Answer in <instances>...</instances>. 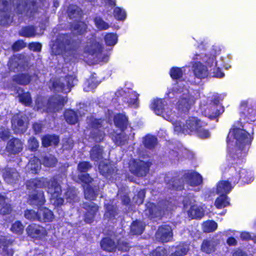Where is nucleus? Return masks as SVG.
<instances>
[{
  "mask_svg": "<svg viewBox=\"0 0 256 256\" xmlns=\"http://www.w3.org/2000/svg\"><path fill=\"white\" fill-rule=\"evenodd\" d=\"M240 121L236 122L228 136V160L233 166L228 169V180L236 185L242 180L245 184L254 180L252 171L242 169L236 164H240L247 156L254 135V126L250 122L256 121V110L250 100L242 101L240 106Z\"/></svg>",
  "mask_w": 256,
  "mask_h": 256,
  "instance_id": "nucleus-1",
  "label": "nucleus"
},
{
  "mask_svg": "<svg viewBox=\"0 0 256 256\" xmlns=\"http://www.w3.org/2000/svg\"><path fill=\"white\" fill-rule=\"evenodd\" d=\"M198 96L197 91L189 90L187 82L180 80L174 84L172 88H169L166 94L168 98H176L178 99L175 110H174L172 106L165 108V101L161 99L154 100L150 108L156 114L161 116L167 121L174 123L176 118L189 112Z\"/></svg>",
  "mask_w": 256,
  "mask_h": 256,
  "instance_id": "nucleus-2",
  "label": "nucleus"
},
{
  "mask_svg": "<svg viewBox=\"0 0 256 256\" xmlns=\"http://www.w3.org/2000/svg\"><path fill=\"white\" fill-rule=\"evenodd\" d=\"M26 186L28 189L34 190L37 188H46L48 194L51 195L50 202L54 205L60 206L64 202V199L60 197L62 193L61 187L54 178L51 180L47 178L32 180L27 182Z\"/></svg>",
  "mask_w": 256,
  "mask_h": 256,
  "instance_id": "nucleus-3",
  "label": "nucleus"
},
{
  "mask_svg": "<svg viewBox=\"0 0 256 256\" xmlns=\"http://www.w3.org/2000/svg\"><path fill=\"white\" fill-rule=\"evenodd\" d=\"M179 117L176 118L174 122L172 123L176 132L178 134L183 133L186 134H194L202 139L207 138L210 136V132L205 128L206 124L202 122L198 118H190L187 120L186 124L184 125L180 120H178Z\"/></svg>",
  "mask_w": 256,
  "mask_h": 256,
  "instance_id": "nucleus-4",
  "label": "nucleus"
},
{
  "mask_svg": "<svg viewBox=\"0 0 256 256\" xmlns=\"http://www.w3.org/2000/svg\"><path fill=\"white\" fill-rule=\"evenodd\" d=\"M77 44L67 35H60L52 47L53 54L62 55L64 58H70V60L82 59L78 54Z\"/></svg>",
  "mask_w": 256,
  "mask_h": 256,
  "instance_id": "nucleus-5",
  "label": "nucleus"
},
{
  "mask_svg": "<svg viewBox=\"0 0 256 256\" xmlns=\"http://www.w3.org/2000/svg\"><path fill=\"white\" fill-rule=\"evenodd\" d=\"M220 50L218 46H214L210 51L205 54H196L193 57L194 60H200L205 63L210 68V70L213 74L212 76L217 78H222L224 74L222 72L220 68L218 66L216 58L219 54Z\"/></svg>",
  "mask_w": 256,
  "mask_h": 256,
  "instance_id": "nucleus-6",
  "label": "nucleus"
},
{
  "mask_svg": "<svg viewBox=\"0 0 256 256\" xmlns=\"http://www.w3.org/2000/svg\"><path fill=\"white\" fill-rule=\"evenodd\" d=\"M102 46L96 38L89 40L84 47V58L90 56L96 62H106L108 56L102 50Z\"/></svg>",
  "mask_w": 256,
  "mask_h": 256,
  "instance_id": "nucleus-7",
  "label": "nucleus"
},
{
  "mask_svg": "<svg viewBox=\"0 0 256 256\" xmlns=\"http://www.w3.org/2000/svg\"><path fill=\"white\" fill-rule=\"evenodd\" d=\"M67 97L56 96L50 99L48 102L44 98L40 96L36 101V107L37 110H43L48 112H56L62 108L67 102Z\"/></svg>",
  "mask_w": 256,
  "mask_h": 256,
  "instance_id": "nucleus-8",
  "label": "nucleus"
},
{
  "mask_svg": "<svg viewBox=\"0 0 256 256\" xmlns=\"http://www.w3.org/2000/svg\"><path fill=\"white\" fill-rule=\"evenodd\" d=\"M88 124L91 128L90 138L96 142H100L104 140L105 132L103 130L108 127L107 122L102 120H98L92 116L88 118Z\"/></svg>",
  "mask_w": 256,
  "mask_h": 256,
  "instance_id": "nucleus-9",
  "label": "nucleus"
},
{
  "mask_svg": "<svg viewBox=\"0 0 256 256\" xmlns=\"http://www.w3.org/2000/svg\"><path fill=\"white\" fill-rule=\"evenodd\" d=\"M160 206H162V210L160 209V206H156L152 203H148L146 205V209L145 214L151 218H160L162 215L168 214L170 212L173 210V204L172 202H165L161 203Z\"/></svg>",
  "mask_w": 256,
  "mask_h": 256,
  "instance_id": "nucleus-10",
  "label": "nucleus"
},
{
  "mask_svg": "<svg viewBox=\"0 0 256 256\" xmlns=\"http://www.w3.org/2000/svg\"><path fill=\"white\" fill-rule=\"evenodd\" d=\"M209 102H210L208 103V102H206L205 101L202 102L200 110L204 116L214 120L222 114L224 110L221 105L212 102V100H209Z\"/></svg>",
  "mask_w": 256,
  "mask_h": 256,
  "instance_id": "nucleus-11",
  "label": "nucleus"
},
{
  "mask_svg": "<svg viewBox=\"0 0 256 256\" xmlns=\"http://www.w3.org/2000/svg\"><path fill=\"white\" fill-rule=\"evenodd\" d=\"M184 208L189 217L192 219L201 218L204 215L203 207L198 206L194 200H185Z\"/></svg>",
  "mask_w": 256,
  "mask_h": 256,
  "instance_id": "nucleus-12",
  "label": "nucleus"
},
{
  "mask_svg": "<svg viewBox=\"0 0 256 256\" xmlns=\"http://www.w3.org/2000/svg\"><path fill=\"white\" fill-rule=\"evenodd\" d=\"M102 248L106 251L114 252L116 249L122 251H126L128 248L126 243H124L118 238L112 239V238H104L101 242Z\"/></svg>",
  "mask_w": 256,
  "mask_h": 256,
  "instance_id": "nucleus-13",
  "label": "nucleus"
},
{
  "mask_svg": "<svg viewBox=\"0 0 256 256\" xmlns=\"http://www.w3.org/2000/svg\"><path fill=\"white\" fill-rule=\"evenodd\" d=\"M77 81L76 76H68L66 80L61 78L53 82L52 86L56 91L68 93L70 92L71 88L76 84Z\"/></svg>",
  "mask_w": 256,
  "mask_h": 256,
  "instance_id": "nucleus-14",
  "label": "nucleus"
},
{
  "mask_svg": "<svg viewBox=\"0 0 256 256\" xmlns=\"http://www.w3.org/2000/svg\"><path fill=\"white\" fill-rule=\"evenodd\" d=\"M12 126L17 134L24 132L28 128V119L26 115L20 113L14 116L12 120Z\"/></svg>",
  "mask_w": 256,
  "mask_h": 256,
  "instance_id": "nucleus-15",
  "label": "nucleus"
},
{
  "mask_svg": "<svg viewBox=\"0 0 256 256\" xmlns=\"http://www.w3.org/2000/svg\"><path fill=\"white\" fill-rule=\"evenodd\" d=\"M150 165L149 162L134 160L131 162L130 170L132 174L138 176H144L148 171Z\"/></svg>",
  "mask_w": 256,
  "mask_h": 256,
  "instance_id": "nucleus-16",
  "label": "nucleus"
},
{
  "mask_svg": "<svg viewBox=\"0 0 256 256\" xmlns=\"http://www.w3.org/2000/svg\"><path fill=\"white\" fill-rule=\"evenodd\" d=\"M13 6L15 8V10L19 14H26L27 16L29 15V11L32 8H34L36 2L34 0L26 2V0H13Z\"/></svg>",
  "mask_w": 256,
  "mask_h": 256,
  "instance_id": "nucleus-17",
  "label": "nucleus"
},
{
  "mask_svg": "<svg viewBox=\"0 0 256 256\" xmlns=\"http://www.w3.org/2000/svg\"><path fill=\"white\" fill-rule=\"evenodd\" d=\"M116 167L114 164L110 162L107 160L102 162L99 165V170L100 174L109 179L110 180H113L114 176L116 172Z\"/></svg>",
  "mask_w": 256,
  "mask_h": 256,
  "instance_id": "nucleus-18",
  "label": "nucleus"
},
{
  "mask_svg": "<svg viewBox=\"0 0 256 256\" xmlns=\"http://www.w3.org/2000/svg\"><path fill=\"white\" fill-rule=\"evenodd\" d=\"M172 237V229L169 226H162L156 234V240L162 242H168Z\"/></svg>",
  "mask_w": 256,
  "mask_h": 256,
  "instance_id": "nucleus-19",
  "label": "nucleus"
},
{
  "mask_svg": "<svg viewBox=\"0 0 256 256\" xmlns=\"http://www.w3.org/2000/svg\"><path fill=\"white\" fill-rule=\"evenodd\" d=\"M0 2L2 3L4 8L6 9V10H0V25H9L12 22V20L8 10V7L9 4L11 6L12 0H0Z\"/></svg>",
  "mask_w": 256,
  "mask_h": 256,
  "instance_id": "nucleus-20",
  "label": "nucleus"
},
{
  "mask_svg": "<svg viewBox=\"0 0 256 256\" xmlns=\"http://www.w3.org/2000/svg\"><path fill=\"white\" fill-rule=\"evenodd\" d=\"M26 230L28 235L32 238L41 239L47 235V232L44 228L36 224L28 226Z\"/></svg>",
  "mask_w": 256,
  "mask_h": 256,
  "instance_id": "nucleus-21",
  "label": "nucleus"
},
{
  "mask_svg": "<svg viewBox=\"0 0 256 256\" xmlns=\"http://www.w3.org/2000/svg\"><path fill=\"white\" fill-rule=\"evenodd\" d=\"M84 208L86 210L85 214V221L90 224L94 220V216L98 210V206L94 203L90 202L84 204Z\"/></svg>",
  "mask_w": 256,
  "mask_h": 256,
  "instance_id": "nucleus-22",
  "label": "nucleus"
},
{
  "mask_svg": "<svg viewBox=\"0 0 256 256\" xmlns=\"http://www.w3.org/2000/svg\"><path fill=\"white\" fill-rule=\"evenodd\" d=\"M3 177L6 182L14 184L18 182L20 176L16 169L8 168L4 169Z\"/></svg>",
  "mask_w": 256,
  "mask_h": 256,
  "instance_id": "nucleus-23",
  "label": "nucleus"
},
{
  "mask_svg": "<svg viewBox=\"0 0 256 256\" xmlns=\"http://www.w3.org/2000/svg\"><path fill=\"white\" fill-rule=\"evenodd\" d=\"M23 145V143L20 140L13 138L8 142L6 149L8 152L16 154L22 150Z\"/></svg>",
  "mask_w": 256,
  "mask_h": 256,
  "instance_id": "nucleus-24",
  "label": "nucleus"
},
{
  "mask_svg": "<svg viewBox=\"0 0 256 256\" xmlns=\"http://www.w3.org/2000/svg\"><path fill=\"white\" fill-rule=\"evenodd\" d=\"M184 176L188 184L192 187L198 186L202 182V176L196 172H188Z\"/></svg>",
  "mask_w": 256,
  "mask_h": 256,
  "instance_id": "nucleus-25",
  "label": "nucleus"
},
{
  "mask_svg": "<svg viewBox=\"0 0 256 256\" xmlns=\"http://www.w3.org/2000/svg\"><path fill=\"white\" fill-rule=\"evenodd\" d=\"M193 70L196 77L199 79L205 78L208 75L209 70L200 62H196L193 65Z\"/></svg>",
  "mask_w": 256,
  "mask_h": 256,
  "instance_id": "nucleus-26",
  "label": "nucleus"
},
{
  "mask_svg": "<svg viewBox=\"0 0 256 256\" xmlns=\"http://www.w3.org/2000/svg\"><path fill=\"white\" fill-rule=\"evenodd\" d=\"M36 194L30 196V202L33 206H42L46 202L44 193L42 191H36Z\"/></svg>",
  "mask_w": 256,
  "mask_h": 256,
  "instance_id": "nucleus-27",
  "label": "nucleus"
},
{
  "mask_svg": "<svg viewBox=\"0 0 256 256\" xmlns=\"http://www.w3.org/2000/svg\"><path fill=\"white\" fill-rule=\"evenodd\" d=\"M44 28L40 29V32H38L34 26H28L23 28L20 32V34L26 38H33L36 36H40L43 34Z\"/></svg>",
  "mask_w": 256,
  "mask_h": 256,
  "instance_id": "nucleus-28",
  "label": "nucleus"
},
{
  "mask_svg": "<svg viewBox=\"0 0 256 256\" xmlns=\"http://www.w3.org/2000/svg\"><path fill=\"white\" fill-rule=\"evenodd\" d=\"M38 212V220L40 222H51L54 218L53 212L46 208L39 210Z\"/></svg>",
  "mask_w": 256,
  "mask_h": 256,
  "instance_id": "nucleus-29",
  "label": "nucleus"
},
{
  "mask_svg": "<svg viewBox=\"0 0 256 256\" xmlns=\"http://www.w3.org/2000/svg\"><path fill=\"white\" fill-rule=\"evenodd\" d=\"M40 161L36 158H31L30 162L26 166V170L29 172L36 174L41 169Z\"/></svg>",
  "mask_w": 256,
  "mask_h": 256,
  "instance_id": "nucleus-30",
  "label": "nucleus"
},
{
  "mask_svg": "<svg viewBox=\"0 0 256 256\" xmlns=\"http://www.w3.org/2000/svg\"><path fill=\"white\" fill-rule=\"evenodd\" d=\"M232 188V187L228 182L223 181L218 184L216 193L218 194L226 196Z\"/></svg>",
  "mask_w": 256,
  "mask_h": 256,
  "instance_id": "nucleus-31",
  "label": "nucleus"
},
{
  "mask_svg": "<svg viewBox=\"0 0 256 256\" xmlns=\"http://www.w3.org/2000/svg\"><path fill=\"white\" fill-rule=\"evenodd\" d=\"M140 95L136 92L132 91L129 92L128 99L126 100H125L124 101L126 102L128 106L136 108L139 106L138 97Z\"/></svg>",
  "mask_w": 256,
  "mask_h": 256,
  "instance_id": "nucleus-32",
  "label": "nucleus"
},
{
  "mask_svg": "<svg viewBox=\"0 0 256 256\" xmlns=\"http://www.w3.org/2000/svg\"><path fill=\"white\" fill-rule=\"evenodd\" d=\"M114 122L116 126L123 130L128 125V119L124 114H118L114 116Z\"/></svg>",
  "mask_w": 256,
  "mask_h": 256,
  "instance_id": "nucleus-33",
  "label": "nucleus"
},
{
  "mask_svg": "<svg viewBox=\"0 0 256 256\" xmlns=\"http://www.w3.org/2000/svg\"><path fill=\"white\" fill-rule=\"evenodd\" d=\"M42 145L44 147H48L52 145H57L60 140L58 137L57 136L48 135L42 138Z\"/></svg>",
  "mask_w": 256,
  "mask_h": 256,
  "instance_id": "nucleus-34",
  "label": "nucleus"
},
{
  "mask_svg": "<svg viewBox=\"0 0 256 256\" xmlns=\"http://www.w3.org/2000/svg\"><path fill=\"white\" fill-rule=\"evenodd\" d=\"M102 149L98 146L93 148L90 152V157L92 161L98 162L102 159Z\"/></svg>",
  "mask_w": 256,
  "mask_h": 256,
  "instance_id": "nucleus-35",
  "label": "nucleus"
},
{
  "mask_svg": "<svg viewBox=\"0 0 256 256\" xmlns=\"http://www.w3.org/2000/svg\"><path fill=\"white\" fill-rule=\"evenodd\" d=\"M20 64V56H14L8 62V66L10 70L14 72H18L22 68Z\"/></svg>",
  "mask_w": 256,
  "mask_h": 256,
  "instance_id": "nucleus-36",
  "label": "nucleus"
},
{
  "mask_svg": "<svg viewBox=\"0 0 256 256\" xmlns=\"http://www.w3.org/2000/svg\"><path fill=\"white\" fill-rule=\"evenodd\" d=\"M99 84L100 82L96 80L95 75H93L92 77L84 84V90L86 92L92 91Z\"/></svg>",
  "mask_w": 256,
  "mask_h": 256,
  "instance_id": "nucleus-37",
  "label": "nucleus"
},
{
  "mask_svg": "<svg viewBox=\"0 0 256 256\" xmlns=\"http://www.w3.org/2000/svg\"><path fill=\"white\" fill-rule=\"evenodd\" d=\"M32 76L29 74H18L14 77V80L20 85H27L32 80Z\"/></svg>",
  "mask_w": 256,
  "mask_h": 256,
  "instance_id": "nucleus-38",
  "label": "nucleus"
},
{
  "mask_svg": "<svg viewBox=\"0 0 256 256\" xmlns=\"http://www.w3.org/2000/svg\"><path fill=\"white\" fill-rule=\"evenodd\" d=\"M145 225L141 222H134L131 226V234L133 235L142 234L144 229Z\"/></svg>",
  "mask_w": 256,
  "mask_h": 256,
  "instance_id": "nucleus-39",
  "label": "nucleus"
},
{
  "mask_svg": "<svg viewBox=\"0 0 256 256\" xmlns=\"http://www.w3.org/2000/svg\"><path fill=\"white\" fill-rule=\"evenodd\" d=\"M12 211L10 206L6 202L5 198L0 194V214L6 215Z\"/></svg>",
  "mask_w": 256,
  "mask_h": 256,
  "instance_id": "nucleus-40",
  "label": "nucleus"
},
{
  "mask_svg": "<svg viewBox=\"0 0 256 256\" xmlns=\"http://www.w3.org/2000/svg\"><path fill=\"white\" fill-rule=\"evenodd\" d=\"M64 118L66 122L70 124H75L78 122V117L76 114L72 110H67L65 112Z\"/></svg>",
  "mask_w": 256,
  "mask_h": 256,
  "instance_id": "nucleus-41",
  "label": "nucleus"
},
{
  "mask_svg": "<svg viewBox=\"0 0 256 256\" xmlns=\"http://www.w3.org/2000/svg\"><path fill=\"white\" fill-rule=\"evenodd\" d=\"M68 16L70 19L79 18L82 16V12L76 6H70L68 10Z\"/></svg>",
  "mask_w": 256,
  "mask_h": 256,
  "instance_id": "nucleus-42",
  "label": "nucleus"
},
{
  "mask_svg": "<svg viewBox=\"0 0 256 256\" xmlns=\"http://www.w3.org/2000/svg\"><path fill=\"white\" fill-rule=\"evenodd\" d=\"M216 242L214 240H204L202 246V250L206 253L210 254L214 251Z\"/></svg>",
  "mask_w": 256,
  "mask_h": 256,
  "instance_id": "nucleus-43",
  "label": "nucleus"
},
{
  "mask_svg": "<svg viewBox=\"0 0 256 256\" xmlns=\"http://www.w3.org/2000/svg\"><path fill=\"white\" fill-rule=\"evenodd\" d=\"M104 42L108 46H114L118 42V37L116 34H107L104 36Z\"/></svg>",
  "mask_w": 256,
  "mask_h": 256,
  "instance_id": "nucleus-44",
  "label": "nucleus"
},
{
  "mask_svg": "<svg viewBox=\"0 0 256 256\" xmlns=\"http://www.w3.org/2000/svg\"><path fill=\"white\" fill-rule=\"evenodd\" d=\"M218 225L214 221H207L202 224V229L204 232H212L218 228Z\"/></svg>",
  "mask_w": 256,
  "mask_h": 256,
  "instance_id": "nucleus-45",
  "label": "nucleus"
},
{
  "mask_svg": "<svg viewBox=\"0 0 256 256\" xmlns=\"http://www.w3.org/2000/svg\"><path fill=\"white\" fill-rule=\"evenodd\" d=\"M143 142L146 148L152 150L157 144V139L154 136H148L144 138Z\"/></svg>",
  "mask_w": 256,
  "mask_h": 256,
  "instance_id": "nucleus-46",
  "label": "nucleus"
},
{
  "mask_svg": "<svg viewBox=\"0 0 256 256\" xmlns=\"http://www.w3.org/2000/svg\"><path fill=\"white\" fill-rule=\"evenodd\" d=\"M229 204V200L226 195H220V196L218 198L215 202V206L219 209L224 208Z\"/></svg>",
  "mask_w": 256,
  "mask_h": 256,
  "instance_id": "nucleus-47",
  "label": "nucleus"
},
{
  "mask_svg": "<svg viewBox=\"0 0 256 256\" xmlns=\"http://www.w3.org/2000/svg\"><path fill=\"white\" fill-rule=\"evenodd\" d=\"M106 211L104 215L105 218L108 219L114 218L118 214L116 207L108 204H106Z\"/></svg>",
  "mask_w": 256,
  "mask_h": 256,
  "instance_id": "nucleus-48",
  "label": "nucleus"
},
{
  "mask_svg": "<svg viewBox=\"0 0 256 256\" xmlns=\"http://www.w3.org/2000/svg\"><path fill=\"white\" fill-rule=\"evenodd\" d=\"M114 16L118 21H124L126 18V12L124 9L116 7L114 10Z\"/></svg>",
  "mask_w": 256,
  "mask_h": 256,
  "instance_id": "nucleus-49",
  "label": "nucleus"
},
{
  "mask_svg": "<svg viewBox=\"0 0 256 256\" xmlns=\"http://www.w3.org/2000/svg\"><path fill=\"white\" fill-rule=\"evenodd\" d=\"M189 250L188 246L186 244H182L178 246L176 248V251L170 256H184L188 252Z\"/></svg>",
  "mask_w": 256,
  "mask_h": 256,
  "instance_id": "nucleus-50",
  "label": "nucleus"
},
{
  "mask_svg": "<svg viewBox=\"0 0 256 256\" xmlns=\"http://www.w3.org/2000/svg\"><path fill=\"white\" fill-rule=\"evenodd\" d=\"M86 28L87 26L86 24L80 22L74 25L72 28V31L74 34L82 35L86 32Z\"/></svg>",
  "mask_w": 256,
  "mask_h": 256,
  "instance_id": "nucleus-51",
  "label": "nucleus"
},
{
  "mask_svg": "<svg viewBox=\"0 0 256 256\" xmlns=\"http://www.w3.org/2000/svg\"><path fill=\"white\" fill-rule=\"evenodd\" d=\"M94 24L96 27L100 30H104L109 28L110 26L100 17H96L94 19Z\"/></svg>",
  "mask_w": 256,
  "mask_h": 256,
  "instance_id": "nucleus-52",
  "label": "nucleus"
},
{
  "mask_svg": "<svg viewBox=\"0 0 256 256\" xmlns=\"http://www.w3.org/2000/svg\"><path fill=\"white\" fill-rule=\"evenodd\" d=\"M56 163L57 160L56 158L51 154H49L44 157L43 164L46 166L53 167L56 166Z\"/></svg>",
  "mask_w": 256,
  "mask_h": 256,
  "instance_id": "nucleus-53",
  "label": "nucleus"
},
{
  "mask_svg": "<svg viewBox=\"0 0 256 256\" xmlns=\"http://www.w3.org/2000/svg\"><path fill=\"white\" fill-rule=\"evenodd\" d=\"M66 198L68 202L70 203L74 202L78 200V198L76 196V191L70 189L66 194Z\"/></svg>",
  "mask_w": 256,
  "mask_h": 256,
  "instance_id": "nucleus-54",
  "label": "nucleus"
},
{
  "mask_svg": "<svg viewBox=\"0 0 256 256\" xmlns=\"http://www.w3.org/2000/svg\"><path fill=\"white\" fill-rule=\"evenodd\" d=\"M170 74L173 79L179 80L183 74V71L182 68H173L170 70Z\"/></svg>",
  "mask_w": 256,
  "mask_h": 256,
  "instance_id": "nucleus-55",
  "label": "nucleus"
},
{
  "mask_svg": "<svg viewBox=\"0 0 256 256\" xmlns=\"http://www.w3.org/2000/svg\"><path fill=\"white\" fill-rule=\"evenodd\" d=\"M25 218L30 220H38L39 212L33 210H28L25 212Z\"/></svg>",
  "mask_w": 256,
  "mask_h": 256,
  "instance_id": "nucleus-56",
  "label": "nucleus"
},
{
  "mask_svg": "<svg viewBox=\"0 0 256 256\" xmlns=\"http://www.w3.org/2000/svg\"><path fill=\"white\" fill-rule=\"evenodd\" d=\"M24 230V226L20 222H16L12 226L11 230L14 233L20 234Z\"/></svg>",
  "mask_w": 256,
  "mask_h": 256,
  "instance_id": "nucleus-57",
  "label": "nucleus"
},
{
  "mask_svg": "<svg viewBox=\"0 0 256 256\" xmlns=\"http://www.w3.org/2000/svg\"><path fill=\"white\" fill-rule=\"evenodd\" d=\"M84 194L86 198L90 200H94L96 198L95 192L89 186L84 188Z\"/></svg>",
  "mask_w": 256,
  "mask_h": 256,
  "instance_id": "nucleus-58",
  "label": "nucleus"
},
{
  "mask_svg": "<svg viewBox=\"0 0 256 256\" xmlns=\"http://www.w3.org/2000/svg\"><path fill=\"white\" fill-rule=\"evenodd\" d=\"M20 102L26 106H30L32 104V98L28 92L24 93L22 95L20 94Z\"/></svg>",
  "mask_w": 256,
  "mask_h": 256,
  "instance_id": "nucleus-59",
  "label": "nucleus"
},
{
  "mask_svg": "<svg viewBox=\"0 0 256 256\" xmlns=\"http://www.w3.org/2000/svg\"><path fill=\"white\" fill-rule=\"evenodd\" d=\"M146 192L142 190L138 192L137 196H136L133 199V202L137 204L140 205L144 202L145 198Z\"/></svg>",
  "mask_w": 256,
  "mask_h": 256,
  "instance_id": "nucleus-60",
  "label": "nucleus"
},
{
  "mask_svg": "<svg viewBox=\"0 0 256 256\" xmlns=\"http://www.w3.org/2000/svg\"><path fill=\"white\" fill-rule=\"evenodd\" d=\"M128 140L127 136L124 134L122 133L120 134H118L114 140L115 142L118 145H124V144Z\"/></svg>",
  "mask_w": 256,
  "mask_h": 256,
  "instance_id": "nucleus-61",
  "label": "nucleus"
},
{
  "mask_svg": "<svg viewBox=\"0 0 256 256\" xmlns=\"http://www.w3.org/2000/svg\"><path fill=\"white\" fill-rule=\"evenodd\" d=\"M166 250L162 248H158L151 254L150 256H168Z\"/></svg>",
  "mask_w": 256,
  "mask_h": 256,
  "instance_id": "nucleus-62",
  "label": "nucleus"
},
{
  "mask_svg": "<svg viewBox=\"0 0 256 256\" xmlns=\"http://www.w3.org/2000/svg\"><path fill=\"white\" fill-rule=\"evenodd\" d=\"M28 146L31 150L35 151L39 147V144L34 138H31L28 140Z\"/></svg>",
  "mask_w": 256,
  "mask_h": 256,
  "instance_id": "nucleus-63",
  "label": "nucleus"
},
{
  "mask_svg": "<svg viewBox=\"0 0 256 256\" xmlns=\"http://www.w3.org/2000/svg\"><path fill=\"white\" fill-rule=\"evenodd\" d=\"M92 166L88 162H82L80 163L78 166V170L82 172H88Z\"/></svg>",
  "mask_w": 256,
  "mask_h": 256,
  "instance_id": "nucleus-64",
  "label": "nucleus"
}]
</instances>
